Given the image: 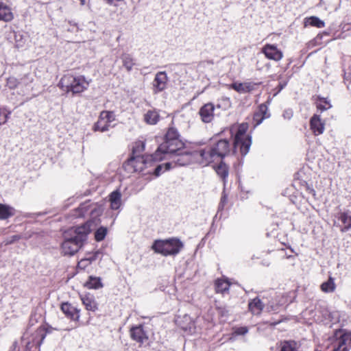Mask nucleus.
Segmentation results:
<instances>
[{
    "instance_id": "09e8293b",
    "label": "nucleus",
    "mask_w": 351,
    "mask_h": 351,
    "mask_svg": "<svg viewBox=\"0 0 351 351\" xmlns=\"http://www.w3.org/2000/svg\"><path fill=\"white\" fill-rule=\"evenodd\" d=\"M227 202H228V197H227V195L225 193H223V195H222V196L221 197L220 203L226 205Z\"/></svg>"
},
{
    "instance_id": "ddd939ff",
    "label": "nucleus",
    "mask_w": 351,
    "mask_h": 351,
    "mask_svg": "<svg viewBox=\"0 0 351 351\" xmlns=\"http://www.w3.org/2000/svg\"><path fill=\"white\" fill-rule=\"evenodd\" d=\"M130 337L136 342L143 344L148 339V337L142 325L133 326L130 329Z\"/></svg>"
},
{
    "instance_id": "e433bc0d",
    "label": "nucleus",
    "mask_w": 351,
    "mask_h": 351,
    "mask_svg": "<svg viewBox=\"0 0 351 351\" xmlns=\"http://www.w3.org/2000/svg\"><path fill=\"white\" fill-rule=\"evenodd\" d=\"M145 149V143L143 141H137L134 143L132 148V156L141 155Z\"/></svg>"
},
{
    "instance_id": "7c9ffc66",
    "label": "nucleus",
    "mask_w": 351,
    "mask_h": 351,
    "mask_svg": "<svg viewBox=\"0 0 351 351\" xmlns=\"http://www.w3.org/2000/svg\"><path fill=\"white\" fill-rule=\"evenodd\" d=\"M171 165H172L171 162H166L165 164L158 165L154 169L153 171L152 170H148L147 171V173H153V174L154 176L158 177L162 173V172H165V171L170 169V168L171 167Z\"/></svg>"
},
{
    "instance_id": "4be33fe9",
    "label": "nucleus",
    "mask_w": 351,
    "mask_h": 351,
    "mask_svg": "<svg viewBox=\"0 0 351 351\" xmlns=\"http://www.w3.org/2000/svg\"><path fill=\"white\" fill-rule=\"evenodd\" d=\"M183 319L184 320H180V319H177L176 322L177 323V324L180 326V328L185 330V331H189V332H192L193 328H194V323L192 321V319L190 316H189L188 315H185L184 317H183Z\"/></svg>"
},
{
    "instance_id": "a211bd4d",
    "label": "nucleus",
    "mask_w": 351,
    "mask_h": 351,
    "mask_svg": "<svg viewBox=\"0 0 351 351\" xmlns=\"http://www.w3.org/2000/svg\"><path fill=\"white\" fill-rule=\"evenodd\" d=\"M159 112L156 109L147 110L143 115L144 121L148 125H156L160 120Z\"/></svg>"
},
{
    "instance_id": "aec40b11",
    "label": "nucleus",
    "mask_w": 351,
    "mask_h": 351,
    "mask_svg": "<svg viewBox=\"0 0 351 351\" xmlns=\"http://www.w3.org/2000/svg\"><path fill=\"white\" fill-rule=\"evenodd\" d=\"M113 126L114 125H112L110 123L107 122L106 119L99 115L98 121L94 124L93 127V130L95 132L99 131L101 132H104L108 131L109 129Z\"/></svg>"
},
{
    "instance_id": "6e6d98bb",
    "label": "nucleus",
    "mask_w": 351,
    "mask_h": 351,
    "mask_svg": "<svg viewBox=\"0 0 351 351\" xmlns=\"http://www.w3.org/2000/svg\"><path fill=\"white\" fill-rule=\"evenodd\" d=\"M258 64V62H257V64ZM257 69H261V67H259L258 65H257Z\"/></svg>"
},
{
    "instance_id": "8fccbe9b",
    "label": "nucleus",
    "mask_w": 351,
    "mask_h": 351,
    "mask_svg": "<svg viewBox=\"0 0 351 351\" xmlns=\"http://www.w3.org/2000/svg\"><path fill=\"white\" fill-rule=\"evenodd\" d=\"M287 86V82H280L278 85V91L282 90Z\"/></svg>"
},
{
    "instance_id": "f704fd0d",
    "label": "nucleus",
    "mask_w": 351,
    "mask_h": 351,
    "mask_svg": "<svg viewBox=\"0 0 351 351\" xmlns=\"http://www.w3.org/2000/svg\"><path fill=\"white\" fill-rule=\"evenodd\" d=\"M216 172L225 182L226 178L228 176V167L224 162H221L216 167Z\"/></svg>"
},
{
    "instance_id": "4c0bfd02",
    "label": "nucleus",
    "mask_w": 351,
    "mask_h": 351,
    "mask_svg": "<svg viewBox=\"0 0 351 351\" xmlns=\"http://www.w3.org/2000/svg\"><path fill=\"white\" fill-rule=\"evenodd\" d=\"M99 254H101V252L99 250L95 251L93 254H90L89 256L82 259L79 262V265L81 266L84 263H86V262H88V263H92L93 261L97 260V258H98Z\"/></svg>"
},
{
    "instance_id": "6e6552de",
    "label": "nucleus",
    "mask_w": 351,
    "mask_h": 351,
    "mask_svg": "<svg viewBox=\"0 0 351 351\" xmlns=\"http://www.w3.org/2000/svg\"><path fill=\"white\" fill-rule=\"evenodd\" d=\"M196 155L199 157V162L203 166H206L210 163L219 160L212 145L196 151Z\"/></svg>"
},
{
    "instance_id": "b1692460",
    "label": "nucleus",
    "mask_w": 351,
    "mask_h": 351,
    "mask_svg": "<svg viewBox=\"0 0 351 351\" xmlns=\"http://www.w3.org/2000/svg\"><path fill=\"white\" fill-rule=\"evenodd\" d=\"M13 14L10 8L3 3H0V21L5 22L11 21L13 19Z\"/></svg>"
},
{
    "instance_id": "2eb2a0df",
    "label": "nucleus",
    "mask_w": 351,
    "mask_h": 351,
    "mask_svg": "<svg viewBox=\"0 0 351 351\" xmlns=\"http://www.w3.org/2000/svg\"><path fill=\"white\" fill-rule=\"evenodd\" d=\"M319 313L322 315V317L319 316L317 317V320L319 322H323L324 324H328L330 322H338L337 317H336V313L330 312L326 308H321L319 311Z\"/></svg>"
},
{
    "instance_id": "5fc2aeb1",
    "label": "nucleus",
    "mask_w": 351,
    "mask_h": 351,
    "mask_svg": "<svg viewBox=\"0 0 351 351\" xmlns=\"http://www.w3.org/2000/svg\"><path fill=\"white\" fill-rule=\"evenodd\" d=\"M80 1L82 5H84L85 4V0H80Z\"/></svg>"
},
{
    "instance_id": "f03ea898",
    "label": "nucleus",
    "mask_w": 351,
    "mask_h": 351,
    "mask_svg": "<svg viewBox=\"0 0 351 351\" xmlns=\"http://www.w3.org/2000/svg\"><path fill=\"white\" fill-rule=\"evenodd\" d=\"M91 223L86 222L80 226L73 227L65 232L61 245L62 253L65 256H73L84 245L88 234L90 232Z\"/></svg>"
},
{
    "instance_id": "9b49d317",
    "label": "nucleus",
    "mask_w": 351,
    "mask_h": 351,
    "mask_svg": "<svg viewBox=\"0 0 351 351\" xmlns=\"http://www.w3.org/2000/svg\"><path fill=\"white\" fill-rule=\"evenodd\" d=\"M215 106L213 103L204 104L199 111V114L204 123H210L214 119Z\"/></svg>"
},
{
    "instance_id": "58836bf2",
    "label": "nucleus",
    "mask_w": 351,
    "mask_h": 351,
    "mask_svg": "<svg viewBox=\"0 0 351 351\" xmlns=\"http://www.w3.org/2000/svg\"><path fill=\"white\" fill-rule=\"evenodd\" d=\"M100 116L107 121L109 123H112L115 121L116 116L112 111L104 110L100 113Z\"/></svg>"
},
{
    "instance_id": "5701e85b",
    "label": "nucleus",
    "mask_w": 351,
    "mask_h": 351,
    "mask_svg": "<svg viewBox=\"0 0 351 351\" xmlns=\"http://www.w3.org/2000/svg\"><path fill=\"white\" fill-rule=\"evenodd\" d=\"M82 301L87 311L94 312L97 309V304L93 295H86L82 296Z\"/></svg>"
},
{
    "instance_id": "473e14b6",
    "label": "nucleus",
    "mask_w": 351,
    "mask_h": 351,
    "mask_svg": "<svg viewBox=\"0 0 351 351\" xmlns=\"http://www.w3.org/2000/svg\"><path fill=\"white\" fill-rule=\"evenodd\" d=\"M12 34L14 36L16 47L17 48L23 47L27 40V37L21 32L14 31Z\"/></svg>"
},
{
    "instance_id": "a19ab883",
    "label": "nucleus",
    "mask_w": 351,
    "mask_h": 351,
    "mask_svg": "<svg viewBox=\"0 0 351 351\" xmlns=\"http://www.w3.org/2000/svg\"><path fill=\"white\" fill-rule=\"evenodd\" d=\"M258 111L261 114L264 119L270 117V113L268 112V107L265 104H262L258 106Z\"/></svg>"
},
{
    "instance_id": "f3484780",
    "label": "nucleus",
    "mask_w": 351,
    "mask_h": 351,
    "mask_svg": "<svg viewBox=\"0 0 351 351\" xmlns=\"http://www.w3.org/2000/svg\"><path fill=\"white\" fill-rule=\"evenodd\" d=\"M255 84L252 82H234L230 87L240 94L250 93L254 89Z\"/></svg>"
},
{
    "instance_id": "7ed1b4c3",
    "label": "nucleus",
    "mask_w": 351,
    "mask_h": 351,
    "mask_svg": "<svg viewBox=\"0 0 351 351\" xmlns=\"http://www.w3.org/2000/svg\"><path fill=\"white\" fill-rule=\"evenodd\" d=\"M184 143L180 138L178 130L175 128L171 127L167 132L165 141L158 146L156 152H158V155L162 156L163 160L167 154L179 152L181 148H184Z\"/></svg>"
},
{
    "instance_id": "39448f33",
    "label": "nucleus",
    "mask_w": 351,
    "mask_h": 351,
    "mask_svg": "<svg viewBox=\"0 0 351 351\" xmlns=\"http://www.w3.org/2000/svg\"><path fill=\"white\" fill-rule=\"evenodd\" d=\"M90 82V80H86L84 75L74 76L66 74L60 79L58 86L62 90L71 92L74 95L86 90L89 86Z\"/></svg>"
},
{
    "instance_id": "de8ad7c7",
    "label": "nucleus",
    "mask_w": 351,
    "mask_h": 351,
    "mask_svg": "<svg viewBox=\"0 0 351 351\" xmlns=\"http://www.w3.org/2000/svg\"><path fill=\"white\" fill-rule=\"evenodd\" d=\"M10 351H19V347L16 341L13 343Z\"/></svg>"
},
{
    "instance_id": "864d4df0",
    "label": "nucleus",
    "mask_w": 351,
    "mask_h": 351,
    "mask_svg": "<svg viewBox=\"0 0 351 351\" xmlns=\"http://www.w3.org/2000/svg\"><path fill=\"white\" fill-rule=\"evenodd\" d=\"M90 263H88V262H86V263H84L81 266H80L78 265V267H81V268H85L86 266H88V265H90Z\"/></svg>"
},
{
    "instance_id": "6ab92c4d",
    "label": "nucleus",
    "mask_w": 351,
    "mask_h": 351,
    "mask_svg": "<svg viewBox=\"0 0 351 351\" xmlns=\"http://www.w3.org/2000/svg\"><path fill=\"white\" fill-rule=\"evenodd\" d=\"M109 202L111 209L117 210L120 208L121 205V193L119 189L112 191L109 195Z\"/></svg>"
},
{
    "instance_id": "c756f323",
    "label": "nucleus",
    "mask_w": 351,
    "mask_h": 351,
    "mask_svg": "<svg viewBox=\"0 0 351 351\" xmlns=\"http://www.w3.org/2000/svg\"><path fill=\"white\" fill-rule=\"evenodd\" d=\"M215 286L217 293H225L229 290L230 283L227 280L217 279L215 281Z\"/></svg>"
},
{
    "instance_id": "4468645a",
    "label": "nucleus",
    "mask_w": 351,
    "mask_h": 351,
    "mask_svg": "<svg viewBox=\"0 0 351 351\" xmlns=\"http://www.w3.org/2000/svg\"><path fill=\"white\" fill-rule=\"evenodd\" d=\"M311 130L316 136L322 134L324 131V123L322 121L319 115L314 114L310 120Z\"/></svg>"
},
{
    "instance_id": "c03bdc74",
    "label": "nucleus",
    "mask_w": 351,
    "mask_h": 351,
    "mask_svg": "<svg viewBox=\"0 0 351 351\" xmlns=\"http://www.w3.org/2000/svg\"><path fill=\"white\" fill-rule=\"evenodd\" d=\"M248 332V328L245 326L237 328L234 332L238 335H244Z\"/></svg>"
},
{
    "instance_id": "4d7b16f0",
    "label": "nucleus",
    "mask_w": 351,
    "mask_h": 351,
    "mask_svg": "<svg viewBox=\"0 0 351 351\" xmlns=\"http://www.w3.org/2000/svg\"><path fill=\"white\" fill-rule=\"evenodd\" d=\"M311 191L313 192V195H315V191L314 189H312Z\"/></svg>"
},
{
    "instance_id": "412c9836",
    "label": "nucleus",
    "mask_w": 351,
    "mask_h": 351,
    "mask_svg": "<svg viewBox=\"0 0 351 351\" xmlns=\"http://www.w3.org/2000/svg\"><path fill=\"white\" fill-rule=\"evenodd\" d=\"M249 310L254 315H260L262 312L264 305L258 298H255L249 302Z\"/></svg>"
},
{
    "instance_id": "3c124183",
    "label": "nucleus",
    "mask_w": 351,
    "mask_h": 351,
    "mask_svg": "<svg viewBox=\"0 0 351 351\" xmlns=\"http://www.w3.org/2000/svg\"><path fill=\"white\" fill-rule=\"evenodd\" d=\"M283 116L285 117H287L288 119H290L291 117V116H292V112L291 111L290 112L286 111L284 113Z\"/></svg>"
},
{
    "instance_id": "72a5a7b5",
    "label": "nucleus",
    "mask_w": 351,
    "mask_h": 351,
    "mask_svg": "<svg viewBox=\"0 0 351 351\" xmlns=\"http://www.w3.org/2000/svg\"><path fill=\"white\" fill-rule=\"evenodd\" d=\"M88 289H99L103 287L101 278L99 277L90 276L86 284Z\"/></svg>"
},
{
    "instance_id": "c9c22d12",
    "label": "nucleus",
    "mask_w": 351,
    "mask_h": 351,
    "mask_svg": "<svg viewBox=\"0 0 351 351\" xmlns=\"http://www.w3.org/2000/svg\"><path fill=\"white\" fill-rule=\"evenodd\" d=\"M108 230L106 227L101 226L99 227L95 232V239L97 241H103L106 234H107Z\"/></svg>"
},
{
    "instance_id": "0eeeda50",
    "label": "nucleus",
    "mask_w": 351,
    "mask_h": 351,
    "mask_svg": "<svg viewBox=\"0 0 351 351\" xmlns=\"http://www.w3.org/2000/svg\"><path fill=\"white\" fill-rule=\"evenodd\" d=\"M337 339L332 351H348L351 347V336L341 331L335 333Z\"/></svg>"
},
{
    "instance_id": "603ef678",
    "label": "nucleus",
    "mask_w": 351,
    "mask_h": 351,
    "mask_svg": "<svg viewBox=\"0 0 351 351\" xmlns=\"http://www.w3.org/2000/svg\"><path fill=\"white\" fill-rule=\"evenodd\" d=\"M224 206H225V204L219 202V206H218V212L220 210H222L224 208Z\"/></svg>"
},
{
    "instance_id": "dca6fc26",
    "label": "nucleus",
    "mask_w": 351,
    "mask_h": 351,
    "mask_svg": "<svg viewBox=\"0 0 351 351\" xmlns=\"http://www.w3.org/2000/svg\"><path fill=\"white\" fill-rule=\"evenodd\" d=\"M61 310L66 316L74 321H78L80 318V311L69 303H63L61 305Z\"/></svg>"
},
{
    "instance_id": "49530a36",
    "label": "nucleus",
    "mask_w": 351,
    "mask_h": 351,
    "mask_svg": "<svg viewBox=\"0 0 351 351\" xmlns=\"http://www.w3.org/2000/svg\"><path fill=\"white\" fill-rule=\"evenodd\" d=\"M218 311L221 316H227L229 314V310L226 307H219Z\"/></svg>"
},
{
    "instance_id": "9d476101",
    "label": "nucleus",
    "mask_w": 351,
    "mask_h": 351,
    "mask_svg": "<svg viewBox=\"0 0 351 351\" xmlns=\"http://www.w3.org/2000/svg\"><path fill=\"white\" fill-rule=\"evenodd\" d=\"M261 51L267 58L276 62L280 60L283 57L282 52L274 45L266 44L262 48Z\"/></svg>"
},
{
    "instance_id": "c85d7f7f",
    "label": "nucleus",
    "mask_w": 351,
    "mask_h": 351,
    "mask_svg": "<svg viewBox=\"0 0 351 351\" xmlns=\"http://www.w3.org/2000/svg\"><path fill=\"white\" fill-rule=\"evenodd\" d=\"M339 219L343 225L341 229L342 232L348 231L351 228V215L346 213H341Z\"/></svg>"
},
{
    "instance_id": "bb28decb",
    "label": "nucleus",
    "mask_w": 351,
    "mask_h": 351,
    "mask_svg": "<svg viewBox=\"0 0 351 351\" xmlns=\"http://www.w3.org/2000/svg\"><path fill=\"white\" fill-rule=\"evenodd\" d=\"M121 59L127 71L130 72L132 70L133 66L135 64L132 56L129 53H125L121 55Z\"/></svg>"
},
{
    "instance_id": "2f4dec72",
    "label": "nucleus",
    "mask_w": 351,
    "mask_h": 351,
    "mask_svg": "<svg viewBox=\"0 0 351 351\" xmlns=\"http://www.w3.org/2000/svg\"><path fill=\"white\" fill-rule=\"evenodd\" d=\"M297 343L294 341H283L280 343V351H298Z\"/></svg>"
},
{
    "instance_id": "f257e3e1",
    "label": "nucleus",
    "mask_w": 351,
    "mask_h": 351,
    "mask_svg": "<svg viewBox=\"0 0 351 351\" xmlns=\"http://www.w3.org/2000/svg\"><path fill=\"white\" fill-rule=\"evenodd\" d=\"M251 145V137L245 134L244 130L239 128L235 134L232 147L230 142L227 139H220L214 143L212 147L219 160L229 154L232 149L234 152L239 149L241 155L245 156L249 152Z\"/></svg>"
},
{
    "instance_id": "393cba45",
    "label": "nucleus",
    "mask_w": 351,
    "mask_h": 351,
    "mask_svg": "<svg viewBox=\"0 0 351 351\" xmlns=\"http://www.w3.org/2000/svg\"><path fill=\"white\" fill-rule=\"evenodd\" d=\"M15 210L14 208L0 204V219H6L14 215Z\"/></svg>"
},
{
    "instance_id": "ea45409f",
    "label": "nucleus",
    "mask_w": 351,
    "mask_h": 351,
    "mask_svg": "<svg viewBox=\"0 0 351 351\" xmlns=\"http://www.w3.org/2000/svg\"><path fill=\"white\" fill-rule=\"evenodd\" d=\"M319 103L317 104V107L322 112L331 108V105L327 99L319 97Z\"/></svg>"
},
{
    "instance_id": "423d86ee",
    "label": "nucleus",
    "mask_w": 351,
    "mask_h": 351,
    "mask_svg": "<svg viewBox=\"0 0 351 351\" xmlns=\"http://www.w3.org/2000/svg\"><path fill=\"white\" fill-rule=\"evenodd\" d=\"M183 247L184 244L180 239L171 238L167 240L155 241L152 249L155 252L167 256L177 255Z\"/></svg>"
},
{
    "instance_id": "a18cd8bd",
    "label": "nucleus",
    "mask_w": 351,
    "mask_h": 351,
    "mask_svg": "<svg viewBox=\"0 0 351 351\" xmlns=\"http://www.w3.org/2000/svg\"><path fill=\"white\" fill-rule=\"evenodd\" d=\"M20 238H21V237L18 234L12 235L6 239L5 244L8 245V244L13 243L14 242L19 240Z\"/></svg>"
},
{
    "instance_id": "37998d69",
    "label": "nucleus",
    "mask_w": 351,
    "mask_h": 351,
    "mask_svg": "<svg viewBox=\"0 0 351 351\" xmlns=\"http://www.w3.org/2000/svg\"><path fill=\"white\" fill-rule=\"evenodd\" d=\"M7 86L10 89H14L18 86V81L15 77H11L7 80Z\"/></svg>"
},
{
    "instance_id": "f8f14e48",
    "label": "nucleus",
    "mask_w": 351,
    "mask_h": 351,
    "mask_svg": "<svg viewBox=\"0 0 351 351\" xmlns=\"http://www.w3.org/2000/svg\"><path fill=\"white\" fill-rule=\"evenodd\" d=\"M168 78L165 71L156 73L153 81L154 92L155 93L162 92L166 88Z\"/></svg>"
},
{
    "instance_id": "cd10ccee",
    "label": "nucleus",
    "mask_w": 351,
    "mask_h": 351,
    "mask_svg": "<svg viewBox=\"0 0 351 351\" xmlns=\"http://www.w3.org/2000/svg\"><path fill=\"white\" fill-rule=\"evenodd\" d=\"M336 285L334 278L330 276L328 280L321 285V290L324 293H332L335 291Z\"/></svg>"
},
{
    "instance_id": "1a4fd4ad",
    "label": "nucleus",
    "mask_w": 351,
    "mask_h": 351,
    "mask_svg": "<svg viewBox=\"0 0 351 351\" xmlns=\"http://www.w3.org/2000/svg\"><path fill=\"white\" fill-rule=\"evenodd\" d=\"M169 158L171 159L173 162L179 165L184 166L189 162V154L184 150V148H181L180 151L176 152L173 154H167L164 159Z\"/></svg>"
},
{
    "instance_id": "79ce46f5",
    "label": "nucleus",
    "mask_w": 351,
    "mask_h": 351,
    "mask_svg": "<svg viewBox=\"0 0 351 351\" xmlns=\"http://www.w3.org/2000/svg\"><path fill=\"white\" fill-rule=\"evenodd\" d=\"M264 117L261 116V114L257 110L254 112L253 116V123L254 127L260 125L264 120Z\"/></svg>"
},
{
    "instance_id": "a878e982",
    "label": "nucleus",
    "mask_w": 351,
    "mask_h": 351,
    "mask_svg": "<svg viewBox=\"0 0 351 351\" xmlns=\"http://www.w3.org/2000/svg\"><path fill=\"white\" fill-rule=\"evenodd\" d=\"M311 25L318 28L325 27V23L317 16H310L304 19V26Z\"/></svg>"
},
{
    "instance_id": "20e7f679",
    "label": "nucleus",
    "mask_w": 351,
    "mask_h": 351,
    "mask_svg": "<svg viewBox=\"0 0 351 351\" xmlns=\"http://www.w3.org/2000/svg\"><path fill=\"white\" fill-rule=\"evenodd\" d=\"M162 160V157L158 155V152H155L151 155H136L131 156L130 158L124 162V168L130 172H142L148 167L152 166L155 161Z\"/></svg>"
}]
</instances>
